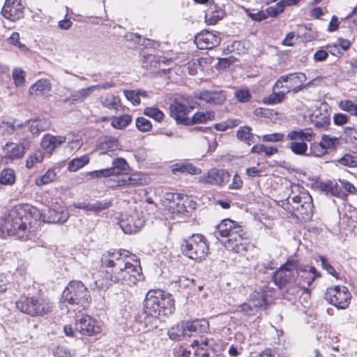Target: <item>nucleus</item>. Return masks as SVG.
Returning a JSON list of instances; mask_svg holds the SVG:
<instances>
[{"instance_id": "53", "label": "nucleus", "mask_w": 357, "mask_h": 357, "mask_svg": "<svg viewBox=\"0 0 357 357\" xmlns=\"http://www.w3.org/2000/svg\"><path fill=\"white\" fill-rule=\"evenodd\" d=\"M234 95L240 102H248L252 98V95L248 89H238L235 91Z\"/></svg>"}, {"instance_id": "14", "label": "nucleus", "mask_w": 357, "mask_h": 357, "mask_svg": "<svg viewBox=\"0 0 357 357\" xmlns=\"http://www.w3.org/2000/svg\"><path fill=\"white\" fill-rule=\"evenodd\" d=\"M230 174L222 169L213 168L198 178V182L218 187L225 185L229 181Z\"/></svg>"}, {"instance_id": "47", "label": "nucleus", "mask_w": 357, "mask_h": 357, "mask_svg": "<svg viewBox=\"0 0 357 357\" xmlns=\"http://www.w3.org/2000/svg\"><path fill=\"white\" fill-rule=\"evenodd\" d=\"M340 109L357 116V105L349 100H341L338 103Z\"/></svg>"}, {"instance_id": "52", "label": "nucleus", "mask_w": 357, "mask_h": 357, "mask_svg": "<svg viewBox=\"0 0 357 357\" xmlns=\"http://www.w3.org/2000/svg\"><path fill=\"white\" fill-rule=\"evenodd\" d=\"M13 79L16 86H23L25 81V72L21 68H15L13 72Z\"/></svg>"}, {"instance_id": "4", "label": "nucleus", "mask_w": 357, "mask_h": 357, "mask_svg": "<svg viewBox=\"0 0 357 357\" xmlns=\"http://www.w3.org/2000/svg\"><path fill=\"white\" fill-rule=\"evenodd\" d=\"M143 278L139 262L134 264L126 261L117 270L107 271L103 278L95 281L96 287L100 289H107L114 283H120L126 286H133Z\"/></svg>"}, {"instance_id": "51", "label": "nucleus", "mask_w": 357, "mask_h": 357, "mask_svg": "<svg viewBox=\"0 0 357 357\" xmlns=\"http://www.w3.org/2000/svg\"><path fill=\"white\" fill-rule=\"evenodd\" d=\"M144 114L159 122L164 118L162 112L156 107H147L144 109Z\"/></svg>"}, {"instance_id": "26", "label": "nucleus", "mask_w": 357, "mask_h": 357, "mask_svg": "<svg viewBox=\"0 0 357 357\" xmlns=\"http://www.w3.org/2000/svg\"><path fill=\"white\" fill-rule=\"evenodd\" d=\"M189 112V108L179 102H174L170 105L171 116L178 123L187 124L188 119L186 116Z\"/></svg>"}, {"instance_id": "8", "label": "nucleus", "mask_w": 357, "mask_h": 357, "mask_svg": "<svg viewBox=\"0 0 357 357\" xmlns=\"http://www.w3.org/2000/svg\"><path fill=\"white\" fill-rule=\"evenodd\" d=\"M62 298L72 305L87 307L91 302V296L85 285L81 281H71L63 290Z\"/></svg>"}, {"instance_id": "23", "label": "nucleus", "mask_w": 357, "mask_h": 357, "mask_svg": "<svg viewBox=\"0 0 357 357\" xmlns=\"http://www.w3.org/2000/svg\"><path fill=\"white\" fill-rule=\"evenodd\" d=\"M116 182V185H144L149 182V178L141 172H135L130 175L123 174Z\"/></svg>"}, {"instance_id": "29", "label": "nucleus", "mask_w": 357, "mask_h": 357, "mask_svg": "<svg viewBox=\"0 0 357 357\" xmlns=\"http://www.w3.org/2000/svg\"><path fill=\"white\" fill-rule=\"evenodd\" d=\"M93 92V91L91 86L77 91H74L70 93V96L68 98L63 99V102L71 105L82 102L90 96Z\"/></svg>"}, {"instance_id": "10", "label": "nucleus", "mask_w": 357, "mask_h": 357, "mask_svg": "<svg viewBox=\"0 0 357 357\" xmlns=\"http://www.w3.org/2000/svg\"><path fill=\"white\" fill-rule=\"evenodd\" d=\"M298 263L291 259L287 260L282 264L273 275L272 278L276 286L280 289L286 288L289 286L296 285L298 278L297 272Z\"/></svg>"}, {"instance_id": "1", "label": "nucleus", "mask_w": 357, "mask_h": 357, "mask_svg": "<svg viewBox=\"0 0 357 357\" xmlns=\"http://www.w3.org/2000/svg\"><path fill=\"white\" fill-rule=\"evenodd\" d=\"M30 206H17L10 209L0 218V236H15L21 240L30 238L31 230L29 227Z\"/></svg>"}, {"instance_id": "3", "label": "nucleus", "mask_w": 357, "mask_h": 357, "mask_svg": "<svg viewBox=\"0 0 357 357\" xmlns=\"http://www.w3.org/2000/svg\"><path fill=\"white\" fill-rule=\"evenodd\" d=\"M245 232L236 222L225 219L216 227L215 235L226 238L222 243L225 248L234 253L245 255L248 251L255 250V246L244 238Z\"/></svg>"}, {"instance_id": "36", "label": "nucleus", "mask_w": 357, "mask_h": 357, "mask_svg": "<svg viewBox=\"0 0 357 357\" xmlns=\"http://www.w3.org/2000/svg\"><path fill=\"white\" fill-rule=\"evenodd\" d=\"M273 92L264 98V102L268 105H273L281 103L286 98V91H276L272 88Z\"/></svg>"}, {"instance_id": "61", "label": "nucleus", "mask_w": 357, "mask_h": 357, "mask_svg": "<svg viewBox=\"0 0 357 357\" xmlns=\"http://www.w3.org/2000/svg\"><path fill=\"white\" fill-rule=\"evenodd\" d=\"M123 93L126 98L130 100L134 105H139L140 98H139V93H137V91L125 90Z\"/></svg>"}, {"instance_id": "7", "label": "nucleus", "mask_w": 357, "mask_h": 357, "mask_svg": "<svg viewBox=\"0 0 357 357\" xmlns=\"http://www.w3.org/2000/svg\"><path fill=\"white\" fill-rule=\"evenodd\" d=\"M181 250L190 259L201 261L208 255L209 248L205 237L199 234H192L183 240Z\"/></svg>"}, {"instance_id": "13", "label": "nucleus", "mask_w": 357, "mask_h": 357, "mask_svg": "<svg viewBox=\"0 0 357 357\" xmlns=\"http://www.w3.org/2000/svg\"><path fill=\"white\" fill-rule=\"evenodd\" d=\"M326 300L338 309H345L349 306L351 294L347 287L335 286L328 288L325 294Z\"/></svg>"}, {"instance_id": "54", "label": "nucleus", "mask_w": 357, "mask_h": 357, "mask_svg": "<svg viewBox=\"0 0 357 357\" xmlns=\"http://www.w3.org/2000/svg\"><path fill=\"white\" fill-rule=\"evenodd\" d=\"M224 15L225 12L220 9L216 12H212L211 14L207 13L205 16V20L208 24H215L224 17Z\"/></svg>"}, {"instance_id": "15", "label": "nucleus", "mask_w": 357, "mask_h": 357, "mask_svg": "<svg viewBox=\"0 0 357 357\" xmlns=\"http://www.w3.org/2000/svg\"><path fill=\"white\" fill-rule=\"evenodd\" d=\"M30 214L43 222L53 224L64 223L68 218V213L64 211L59 212L54 209L48 208L47 211L40 212L37 208L33 206L30 209Z\"/></svg>"}, {"instance_id": "9", "label": "nucleus", "mask_w": 357, "mask_h": 357, "mask_svg": "<svg viewBox=\"0 0 357 357\" xmlns=\"http://www.w3.org/2000/svg\"><path fill=\"white\" fill-rule=\"evenodd\" d=\"M63 331L67 336L76 337L77 333L86 336H93L101 332V327L98 322L89 315L77 317L75 322V328L66 325Z\"/></svg>"}, {"instance_id": "16", "label": "nucleus", "mask_w": 357, "mask_h": 357, "mask_svg": "<svg viewBox=\"0 0 357 357\" xmlns=\"http://www.w3.org/2000/svg\"><path fill=\"white\" fill-rule=\"evenodd\" d=\"M297 272L296 285L303 288L306 292L309 291V289L305 286H310L316 278L320 276L314 266L308 265H298Z\"/></svg>"}, {"instance_id": "31", "label": "nucleus", "mask_w": 357, "mask_h": 357, "mask_svg": "<svg viewBox=\"0 0 357 357\" xmlns=\"http://www.w3.org/2000/svg\"><path fill=\"white\" fill-rule=\"evenodd\" d=\"M101 105L109 109L118 110L121 107V100L119 96L112 93H106L100 98Z\"/></svg>"}, {"instance_id": "20", "label": "nucleus", "mask_w": 357, "mask_h": 357, "mask_svg": "<svg viewBox=\"0 0 357 357\" xmlns=\"http://www.w3.org/2000/svg\"><path fill=\"white\" fill-rule=\"evenodd\" d=\"M145 220L138 212L126 216L119 222V226L126 234L137 232L144 225Z\"/></svg>"}, {"instance_id": "21", "label": "nucleus", "mask_w": 357, "mask_h": 357, "mask_svg": "<svg viewBox=\"0 0 357 357\" xmlns=\"http://www.w3.org/2000/svg\"><path fill=\"white\" fill-rule=\"evenodd\" d=\"M195 98L206 103L217 105H222L227 98L225 91L199 90L195 92Z\"/></svg>"}, {"instance_id": "24", "label": "nucleus", "mask_w": 357, "mask_h": 357, "mask_svg": "<svg viewBox=\"0 0 357 357\" xmlns=\"http://www.w3.org/2000/svg\"><path fill=\"white\" fill-rule=\"evenodd\" d=\"M67 140L65 136H54L50 134H46L43 136L41 141V147L49 154L61 146Z\"/></svg>"}, {"instance_id": "2", "label": "nucleus", "mask_w": 357, "mask_h": 357, "mask_svg": "<svg viewBox=\"0 0 357 357\" xmlns=\"http://www.w3.org/2000/svg\"><path fill=\"white\" fill-rule=\"evenodd\" d=\"M174 300L172 296L160 289L150 290L144 301V322L146 326L157 323L160 316L173 313Z\"/></svg>"}, {"instance_id": "41", "label": "nucleus", "mask_w": 357, "mask_h": 357, "mask_svg": "<svg viewBox=\"0 0 357 357\" xmlns=\"http://www.w3.org/2000/svg\"><path fill=\"white\" fill-rule=\"evenodd\" d=\"M278 151L276 147L268 146L264 144H257L252 147L251 153H264L266 156H271Z\"/></svg>"}, {"instance_id": "44", "label": "nucleus", "mask_w": 357, "mask_h": 357, "mask_svg": "<svg viewBox=\"0 0 357 357\" xmlns=\"http://www.w3.org/2000/svg\"><path fill=\"white\" fill-rule=\"evenodd\" d=\"M249 301L251 303L252 306L255 308L257 312L258 310L264 307L266 303V299L264 293L255 292L252 296Z\"/></svg>"}, {"instance_id": "50", "label": "nucleus", "mask_w": 357, "mask_h": 357, "mask_svg": "<svg viewBox=\"0 0 357 357\" xmlns=\"http://www.w3.org/2000/svg\"><path fill=\"white\" fill-rule=\"evenodd\" d=\"M238 124L239 121L238 119H227L225 121L215 124L214 128L219 131H225L227 129L236 127Z\"/></svg>"}, {"instance_id": "5", "label": "nucleus", "mask_w": 357, "mask_h": 357, "mask_svg": "<svg viewBox=\"0 0 357 357\" xmlns=\"http://www.w3.org/2000/svg\"><path fill=\"white\" fill-rule=\"evenodd\" d=\"M291 193L288 199L292 201V210L303 215V219H309L313 213L312 198L309 192L298 184L293 183L289 188Z\"/></svg>"}, {"instance_id": "62", "label": "nucleus", "mask_w": 357, "mask_h": 357, "mask_svg": "<svg viewBox=\"0 0 357 357\" xmlns=\"http://www.w3.org/2000/svg\"><path fill=\"white\" fill-rule=\"evenodd\" d=\"M284 135L282 133L275 132L263 135L262 139L264 142H278L284 139Z\"/></svg>"}, {"instance_id": "63", "label": "nucleus", "mask_w": 357, "mask_h": 357, "mask_svg": "<svg viewBox=\"0 0 357 357\" xmlns=\"http://www.w3.org/2000/svg\"><path fill=\"white\" fill-rule=\"evenodd\" d=\"M319 259H320V261L321 262V266L324 269H325L328 274L334 276V277H337V273L336 272V271L335 270V268H333V266H332L328 261H327V259L323 257V256H319Z\"/></svg>"}, {"instance_id": "58", "label": "nucleus", "mask_w": 357, "mask_h": 357, "mask_svg": "<svg viewBox=\"0 0 357 357\" xmlns=\"http://www.w3.org/2000/svg\"><path fill=\"white\" fill-rule=\"evenodd\" d=\"M8 41L10 44H12L17 47L20 50L22 51H25L27 50L26 47L20 42V34L17 32L12 33L10 37L8 38Z\"/></svg>"}, {"instance_id": "39", "label": "nucleus", "mask_w": 357, "mask_h": 357, "mask_svg": "<svg viewBox=\"0 0 357 357\" xmlns=\"http://www.w3.org/2000/svg\"><path fill=\"white\" fill-rule=\"evenodd\" d=\"M15 181V172L10 168L3 169L0 173V185H11Z\"/></svg>"}, {"instance_id": "64", "label": "nucleus", "mask_w": 357, "mask_h": 357, "mask_svg": "<svg viewBox=\"0 0 357 357\" xmlns=\"http://www.w3.org/2000/svg\"><path fill=\"white\" fill-rule=\"evenodd\" d=\"M175 282L178 284L180 288L185 289L193 285L194 280L189 279L185 276H181L178 277V280Z\"/></svg>"}, {"instance_id": "43", "label": "nucleus", "mask_w": 357, "mask_h": 357, "mask_svg": "<svg viewBox=\"0 0 357 357\" xmlns=\"http://www.w3.org/2000/svg\"><path fill=\"white\" fill-rule=\"evenodd\" d=\"M44 159V153L40 150H36L32 153L27 158L26 167L28 169L33 168L36 164L40 163Z\"/></svg>"}, {"instance_id": "37", "label": "nucleus", "mask_w": 357, "mask_h": 357, "mask_svg": "<svg viewBox=\"0 0 357 357\" xmlns=\"http://www.w3.org/2000/svg\"><path fill=\"white\" fill-rule=\"evenodd\" d=\"M236 136L238 139L245 142L248 145L254 143V135L252 133V129L249 126H241L238 128Z\"/></svg>"}, {"instance_id": "40", "label": "nucleus", "mask_w": 357, "mask_h": 357, "mask_svg": "<svg viewBox=\"0 0 357 357\" xmlns=\"http://www.w3.org/2000/svg\"><path fill=\"white\" fill-rule=\"evenodd\" d=\"M23 123H20L18 121L15 120L13 123L3 121L0 128L3 130V134H13L14 132H19V130L22 129Z\"/></svg>"}, {"instance_id": "28", "label": "nucleus", "mask_w": 357, "mask_h": 357, "mask_svg": "<svg viewBox=\"0 0 357 357\" xmlns=\"http://www.w3.org/2000/svg\"><path fill=\"white\" fill-rule=\"evenodd\" d=\"M111 205L112 202L109 200L96 201L93 203L79 202L73 204L75 208L93 212H98L105 210L110 207Z\"/></svg>"}, {"instance_id": "32", "label": "nucleus", "mask_w": 357, "mask_h": 357, "mask_svg": "<svg viewBox=\"0 0 357 357\" xmlns=\"http://www.w3.org/2000/svg\"><path fill=\"white\" fill-rule=\"evenodd\" d=\"M47 128L48 124L43 120L27 121L22 126V129L27 128L33 135H38Z\"/></svg>"}, {"instance_id": "48", "label": "nucleus", "mask_w": 357, "mask_h": 357, "mask_svg": "<svg viewBox=\"0 0 357 357\" xmlns=\"http://www.w3.org/2000/svg\"><path fill=\"white\" fill-rule=\"evenodd\" d=\"M337 162L344 166L349 167H357V155L345 154Z\"/></svg>"}, {"instance_id": "60", "label": "nucleus", "mask_w": 357, "mask_h": 357, "mask_svg": "<svg viewBox=\"0 0 357 357\" xmlns=\"http://www.w3.org/2000/svg\"><path fill=\"white\" fill-rule=\"evenodd\" d=\"M195 333H202L206 332L209 328L208 321L206 319L195 320Z\"/></svg>"}, {"instance_id": "42", "label": "nucleus", "mask_w": 357, "mask_h": 357, "mask_svg": "<svg viewBox=\"0 0 357 357\" xmlns=\"http://www.w3.org/2000/svg\"><path fill=\"white\" fill-rule=\"evenodd\" d=\"M215 118V113L213 112H199L195 113L192 118V123H203L208 121H212Z\"/></svg>"}, {"instance_id": "59", "label": "nucleus", "mask_w": 357, "mask_h": 357, "mask_svg": "<svg viewBox=\"0 0 357 357\" xmlns=\"http://www.w3.org/2000/svg\"><path fill=\"white\" fill-rule=\"evenodd\" d=\"M110 172L111 170L108 168L102 169L89 172L87 173V176H90L91 178H107L111 176Z\"/></svg>"}, {"instance_id": "56", "label": "nucleus", "mask_w": 357, "mask_h": 357, "mask_svg": "<svg viewBox=\"0 0 357 357\" xmlns=\"http://www.w3.org/2000/svg\"><path fill=\"white\" fill-rule=\"evenodd\" d=\"M238 311L243 313L245 315L251 316L257 312L255 308L252 306L249 300L238 307Z\"/></svg>"}, {"instance_id": "18", "label": "nucleus", "mask_w": 357, "mask_h": 357, "mask_svg": "<svg viewBox=\"0 0 357 357\" xmlns=\"http://www.w3.org/2000/svg\"><path fill=\"white\" fill-rule=\"evenodd\" d=\"M306 80V76L303 73H294L281 76L274 84L273 89H284L286 93L291 92L292 87L298 84L304 82Z\"/></svg>"}, {"instance_id": "22", "label": "nucleus", "mask_w": 357, "mask_h": 357, "mask_svg": "<svg viewBox=\"0 0 357 357\" xmlns=\"http://www.w3.org/2000/svg\"><path fill=\"white\" fill-rule=\"evenodd\" d=\"M220 42L219 36L216 34L205 31L196 35L195 43L200 50H210L218 45Z\"/></svg>"}, {"instance_id": "17", "label": "nucleus", "mask_w": 357, "mask_h": 357, "mask_svg": "<svg viewBox=\"0 0 357 357\" xmlns=\"http://www.w3.org/2000/svg\"><path fill=\"white\" fill-rule=\"evenodd\" d=\"M24 9L22 0H6L1 14L6 19L15 22L24 17Z\"/></svg>"}, {"instance_id": "30", "label": "nucleus", "mask_w": 357, "mask_h": 357, "mask_svg": "<svg viewBox=\"0 0 357 357\" xmlns=\"http://www.w3.org/2000/svg\"><path fill=\"white\" fill-rule=\"evenodd\" d=\"M52 85L47 79H41L36 81L29 87V93L33 96L45 95L51 91Z\"/></svg>"}, {"instance_id": "33", "label": "nucleus", "mask_w": 357, "mask_h": 357, "mask_svg": "<svg viewBox=\"0 0 357 357\" xmlns=\"http://www.w3.org/2000/svg\"><path fill=\"white\" fill-rule=\"evenodd\" d=\"M129 167L126 160L123 158H116L112 162V167L108 168L110 172L111 176H119L123 175V172L126 171Z\"/></svg>"}, {"instance_id": "38", "label": "nucleus", "mask_w": 357, "mask_h": 357, "mask_svg": "<svg viewBox=\"0 0 357 357\" xmlns=\"http://www.w3.org/2000/svg\"><path fill=\"white\" fill-rule=\"evenodd\" d=\"M183 322L177 324L171 327L168 331V335L170 339L180 340L183 337L186 336Z\"/></svg>"}, {"instance_id": "55", "label": "nucleus", "mask_w": 357, "mask_h": 357, "mask_svg": "<svg viewBox=\"0 0 357 357\" xmlns=\"http://www.w3.org/2000/svg\"><path fill=\"white\" fill-rule=\"evenodd\" d=\"M136 126L142 132H147L152 128L151 121L144 117H138L136 119Z\"/></svg>"}, {"instance_id": "19", "label": "nucleus", "mask_w": 357, "mask_h": 357, "mask_svg": "<svg viewBox=\"0 0 357 357\" xmlns=\"http://www.w3.org/2000/svg\"><path fill=\"white\" fill-rule=\"evenodd\" d=\"M127 257L126 254L123 256L122 250H108L104 252L101 257L102 265L111 268L112 270H117L118 267L122 266L127 261Z\"/></svg>"}, {"instance_id": "6", "label": "nucleus", "mask_w": 357, "mask_h": 357, "mask_svg": "<svg viewBox=\"0 0 357 357\" xmlns=\"http://www.w3.org/2000/svg\"><path fill=\"white\" fill-rule=\"evenodd\" d=\"M15 304L22 313L31 317L43 316L51 312L52 308L48 300L39 296H21Z\"/></svg>"}, {"instance_id": "46", "label": "nucleus", "mask_w": 357, "mask_h": 357, "mask_svg": "<svg viewBox=\"0 0 357 357\" xmlns=\"http://www.w3.org/2000/svg\"><path fill=\"white\" fill-rule=\"evenodd\" d=\"M132 118L128 114H124L119 117H113L112 119V125L117 129H123L126 128L130 122Z\"/></svg>"}, {"instance_id": "49", "label": "nucleus", "mask_w": 357, "mask_h": 357, "mask_svg": "<svg viewBox=\"0 0 357 357\" xmlns=\"http://www.w3.org/2000/svg\"><path fill=\"white\" fill-rule=\"evenodd\" d=\"M320 142L324 150L327 151V149H333L339 143V139L335 137L324 135Z\"/></svg>"}, {"instance_id": "35", "label": "nucleus", "mask_w": 357, "mask_h": 357, "mask_svg": "<svg viewBox=\"0 0 357 357\" xmlns=\"http://www.w3.org/2000/svg\"><path fill=\"white\" fill-rule=\"evenodd\" d=\"M89 161L90 158L87 154L83 155L81 157L75 158L68 162V170L70 172H77L86 165Z\"/></svg>"}, {"instance_id": "25", "label": "nucleus", "mask_w": 357, "mask_h": 357, "mask_svg": "<svg viewBox=\"0 0 357 357\" xmlns=\"http://www.w3.org/2000/svg\"><path fill=\"white\" fill-rule=\"evenodd\" d=\"M119 141L113 137L105 136L98 140L97 149L100 154H106L119 149Z\"/></svg>"}, {"instance_id": "12", "label": "nucleus", "mask_w": 357, "mask_h": 357, "mask_svg": "<svg viewBox=\"0 0 357 357\" xmlns=\"http://www.w3.org/2000/svg\"><path fill=\"white\" fill-rule=\"evenodd\" d=\"M188 200L177 193H166L162 200L164 214L170 218L183 213L185 211V202Z\"/></svg>"}, {"instance_id": "57", "label": "nucleus", "mask_w": 357, "mask_h": 357, "mask_svg": "<svg viewBox=\"0 0 357 357\" xmlns=\"http://www.w3.org/2000/svg\"><path fill=\"white\" fill-rule=\"evenodd\" d=\"M310 153L316 157H321L325 153H326V151L323 148L321 142H314L310 144Z\"/></svg>"}, {"instance_id": "11", "label": "nucleus", "mask_w": 357, "mask_h": 357, "mask_svg": "<svg viewBox=\"0 0 357 357\" xmlns=\"http://www.w3.org/2000/svg\"><path fill=\"white\" fill-rule=\"evenodd\" d=\"M314 135V133L310 129L291 130L287 135V139L291 141L287 147L296 155H307V142H310Z\"/></svg>"}, {"instance_id": "27", "label": "nucleus", "mask_w": 357, "mask_h": 357, "mask_svg": "<svg viewBox=\"0 0 357 357\" xmlns=\"http://www.w3.org/2000/svg\"><path fill=\"white\" fill-rule=\"evenodd\" d=\"M3 158L13 161L23 157V150L21 146L13 142H8L3 146Z\"/></svg>"}, {"instance_id": "45", "label": "nucleus", "mask_w": 357, "mask_h": 357, "mask_svg": "<svg viewBox=\"0 0 357 357\" xmlns=\"http://www.w3.org/2000/svg\"><path fill=\"white\" fill-rule=\"evenodd\" d=\"M56 176L54 171L48 169L43 175L36 178L35 183L38 186H42L52 182Z\"/></svg>"}, {"instance_id": "34", "label": "nucleus", "mask_w": 357, "mask_h": 357, "mask_svg": "<svg viewBox=\"0 0 357 357\" xmlns=\"http://www.w3.org/2000/svg\"><path fill=\"white\" fill-rule=\"evenodd\" d=\"M311 121L317 128H324L329 125L330 118L326 113L322 114L317 109L311 116Z\"/></svg>"}]
</instances>
